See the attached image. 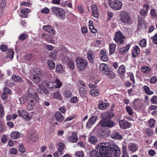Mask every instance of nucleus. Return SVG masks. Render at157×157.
Returning a JSON list of instances; mask_svg holds the SVG:
<instances>
[{"instance_id": "obj_33", "label": "nucleus", "mask_w": 157, "mask_h": 157, "mask_svg": "<svg viewBox=\"0 0 157 157\" xmlns=\"http://www.w3.org/2000/svg\"><path fill=\"white\" fill-rule=\"evenodd\" d=\"M109 106V104L108 103H103L102 102L99 104L98 108L101 110H104L107 109V107Z\"/></svg>"}, {"instance_id": "obj_50", "label": "nucleus", "mask_w": 157, "mask_h": 157, "mask_svg": "<svg viewBox=\"0 0 157 157\" xmlns=\"http://www.w3.org/2000/svg\"><path fill=\"white\" fill-rule=\"evenodd\" d=\"M151 38L152 40L153 43L157 45V33L154 36H151Z\"/></svg>"}, {"instance_id": "obj_25", "label": "nucleus", "mask_w": 157, "mask_h": 157, "mask_svg": "<svg viewBox=\"0 0 157 157\" xmlns=\"http://www.w3.org/2000/svg\"><path fill=\"white\" fill-rule=\"evenodd\" d=\"M30 12V10L28 8H24L22 9L21 11V14H20V16L21 17H26L28 15L26 13H29Z\"/></svg>"}, {"instance_id": "obj_6", "label": "nucleus", "mask_w": 157, "mask_h": 157, "mask_svg": "<svg viewBox=\"0 0 157 157\" xmlns=\"http://www.w3.org/2000/svg\"><path fill=\"white\" fill-rule=\"evenodd\" d=\"M109 6L113 9L119 10L122 8V3L118 0H109Z\"/></svg>"}, {"instance_id": "obj_20", "label": "nucleus", "mask_w": 157, "mask_h": 157, "mask_svg": "<svg viewBox=\"0 0 157 157\" xmlns=\"http://www.w3.org/2000/svg\"><path fill=\"white\" fill-rule=\"evenodd\" d=\"M143 7L146 9H141L140 10V14L143 16H145L147 14V10L149 9V7L148 5L146 4H144L143 5Z\"/></svg>"}, {"instance_id": "obj_17", "label": "nucleus", "mask_w": 157, "mask_h": 157, "mask_svg": "<svg viewBox=\"0 0 157 157\" xmlns=\"http://www.w3.org/2000/svg\"><path fill=\"white\" fill-rule=\"evenodd\" d=\"M99 145V144L96 147L97 149V151L96 150H93L90 153V157H98L101 155L99 151V148L100 147H98V145Z\"/></svg>"}, {"instance_id": "obj_59", "label": "nucleus", "mask_w": 157, "mask_h": 157, "mask_svg": "<svg viewBox=\"0 0 157 157\" xmlns=\"http://www.w3.org/2000/svg\"><path fill=\"white\" fill-rule=\"evenodd\" d=\"M4 110L2 105H0V118L4 116Z\"/></svg>"}, {"instance_id": "obj_62", "label": "nucleus", "mask_w": 157, "mask_h": 157, "mask_svg": "<svg viewBox=\"0 0 157 157\" xmlns=\"http://www.w3.org/2000/svg\"><path fill=\"white\" fill-rule=\"evenodd\" d=\"M150 81L151 83L154 84L157 81V78L155 76L152 77L150 79Z\"/></svg>"}, {"instance_id": "obj_5", "label": "nucleus", "mask_w": 157, "mask_h": 157, "mask_svg": "<svg viewBox=\"0 0 157 157\" xmlns=\"http://www.w3.org/2000/svg\"><path fill=\"white\" fill-rule=\"evenodd\" d=\"M51 11L58 17L62 19H64L65 18V12L60 8L53 6L51 8Z\"/></svg>"}, {"instance_id": "obj_48", "label": "nucleus", "mask_w": 157, "mask_h": 157, "mask_svg": "<svg viewBox=\"0 0 157 157\" xmlns=\"http://www.w3.org/2000/svg\"><path fill=\"white\" fill-rule=\"evenodd\" d=\"M27 93L33 96H34L35 95H36V94L34 93V90L31 88L27 90Z\"/></svg>"}, {"instance_id": "obj_11", "label": "nucleus", "mask_w": 157, "mask_h": 157, "mask_svg": "<svg viewBox=\"0 0 157 157\" xmlns=\"http://www.w3.org/2000/svg\"><path fill=\"white\" fill-rule=\"evenodd\" d=\"M97 119V117L96 116H93L90 117L86 123V126L89 129L91 128L92 126L93 125L96 121Z\"/></svg>"}, {"instance_id": "obj_22", "label": "nucleus", "mask_w": 157, "mask_h": 157, "mask_svg": "<svg viewBox=\"0 0 157 157\" xmlns=\"http://www.w3.org/2000/svg\"><path fill=\"white\" fill-rule=\"evenodd\" d=\"M11 92V90L7 87H5L4 90L3 94L2 95V98L3 99H6L8 97V95Z\"/></svg>"}, {"instance_id": "obj_24", "label": "nucleus", "mask_w": 157, "mask_h": 157, "mask_svg": "<svg viewBox=\"0 0 157 157\" xmlns=\"http://www.w3.org/2000/svg\"><path fill=\"white\" fill-rule=\"evenodd\" d=\"M87 56L88 59L90 62L93 63L94 58V52L91 50L87 52Z\"/></svg>"}, {"instance_id": "obj_35", "label": "nucleus", "mask_w": 157, "mask_h": 157, "mask_svg": "<svg viewBox=\"0 0 157 157\" xmlns=\"http://www.w3.org/2000/svg\"><path fill=\"white\" fill-rule=\"evenodd\" d=\"M36 101H32L31 102H28L27 108L29 110H31L33 109V106H34Z\"/></svg>"}, {"instance_id": "obj_63", "label": "nucleus", "mask_w": 157, "mask_h": 157, "mask_svg": "<svg viewBox=\"0 0 157 157\" xmlns=\"http://www.w3.org/2000/svg\"><path fill=\"white\" fill-rule=\"evenodd\" d=\"M1 142L3 143H5L7 140V137L5 135H3L1 138Z\"/></svg>"}, {"instance_id": "obj_41", "label": "nucleus", "mask_w": 157, "mask_h": 157, "mask_svg": "<svg viewBox=\"0 0 157 157\" xmlns=\"http://www.w3.org/2000/svg\"><path fill=\"white\" fill-rule=\"evenodd\" d=\"M38 138L39 137L37 134H33L31 135V136L29 138H30L31 140L34 142H36L38 140Z\"/></svg>"}, {"instance_id": "obj_51", "label": "nucleus", "mask_w": 157, "mask_h": 157, "mask_svg": "<svg viewBox=\"0 0 157 157\" xmlns=\"http://www.w3.org/2000/svg\"><path fill=\"white\" fill-rule=\"evenodd\" d=\"M9 153L11 154L16 155L17 153V151L16 148H12L10 150Z\"/></svg>"}, {"instance_id": "obj_45", "label": "nucleus", "mask_w": 157, "mask_h": 157, "mask_svg": "<svg viewBox=\"0 0 157 157\" xmlns=\"http://www.w3.org/2000/svg\"><path fill=\"white\" fill-rule=\"evenodd\" d=\"M64 144L62 143H60L59 144V148L58 149V151L60 154V155H62L61 152L64 149Z\"/></svg>"}, {"instance_id": "obj_47", "label": "nucleus", "mask_w": 157, "mask_h": 157, "mask_svg": "<svg viewBox=\"0 0 157 157\" xmlns=\"http://www.w3.org/2000/svg\"><path fill=\"white\" fill-rule=\"evenodd\" d=\"M54 83L56 84V87L57 88H60L62 85V83L60 82L59 79L58 78H56V79L55 81V82H54Z\"/></svg>"}, {"instance_id": "obj_31", "label": "nucleus", "mask_w": 157, "mask_h": 157, "mask_svg": "<svg viewBox=\"0 0 157 157\" xmlns=\"http://www.w3.org/2000/svg\"><path fill=\"white\" fill-rule=\"evenodd\" d=\"M79 93L80 96L82 98L86 97V90L82 87H80L79 89Z\"/></svg>"}, {"instance_id": "obj_38", "label": "nucleus", "mask_w": 157, "mask_h": 157, "mask_svg": "<svg viewBox=\"0 0 157 157\" xmlns=\"http://www.w3.org/2000/svg\"><path fill=\"white\" fill-rule=\"evenodd\" d=\"M53 97L54 98L59 100L60 101L62 100L63 99L60 93L58 91L55 93L53 94Z\"/></svg>"}, {"instance_id": "obj_27", "label": "nucleus", "mask_w": 157, "mask_h": 157, "mask_svg": "<svg viewBox=\"0 0 157 157\" xmlns=\"http://www.w3.org/2000/svg\"><path fill=\"white\" fill-rule=\"evenodd\" d=\"M138 148V146L135 144L130 143L128 145V148L131 151H136L137 150Z\"/></svg>"}, {"instance_id": "obj_55", "label": "nucleus", "mask_w": 157, "mask_h": 157, "mask_svg": "<svg viewBox=\"0 0 157 157\" xmlns=\"http://www.w3.org/2000/svg\"><path fill=\"white\" fill-rule=\"evenodd\" d=\"M145 132L149 136H150L153 135V132L151 129H146Z\"/></svg>"}, {"instance_id": "obj_21", "label": "nucleus", "mask_w": 157, "mask_h": 157, "mask_svg": "<svg viewBox=\"0 0 157 157\" xmlns=\"http://www.w3.org/2000/svg\"><path fill=\"white\" fill-rule=\"evenodd\" d=\"M111 137L112 139L117 140H121L122 138V136L119 132L115 131L111 134Z\"/></svg>"}, {"instance_id": "obj_1", "label": "nucleus", "mask_w": 157, "mask_h": 157, "mask_svg": "<svg viewBox=\"0 0 157 157\" xmlns=\"http://www.w3.org/2000/svg\"><path fill=\"white\" fill-rule=\"evenodd\" d=\"M102 144L98 145L99 148L100 156L98 157H112L113 155L115 157H118L120 154V149L117 145H112L110 147Z\"/></svg>"}, {"instance_id": "obj_56", "label": "nucleus", "mask_w": 157, "mask_h": 157, "mask_svg": "<svg viewBox=\"0 0 157 157\" xmlns=\"http://www.w3.org/2000/svg\"><path fill=\"white\" fill-rule=\"evenodd\" d=\"M27 36L26 34L23 33L20 36H19V39L20 40H24L26 39Z\"/></svg>"}, {"instance_id": "obj_32", "label": "nucleus", "mask_w": 157, "mask_h": 157, "mask_svg": "<svg viewBox=\"0 0 157 157\" xmlns=\"http://www.w3.org/2000/svg\"><path fill=\"white\" fill-rule=\"evenodd\" d=\"M90 93L93 96H97L99 94V90L98 89H94L90 90Z\"/></svg>"}, {"instance_id": "obj_15", "label": "nucleus", "mask_w": 157, "mask_h": 157, "mask_svg": "<svg viewBox=\"0 0 157 157\" xmlns=\"http://www.w3.org/2000/svg\"><path fill=\"white\" fill-rule=\"evenodd\" d=\"M24 95L26 100L27 101H28V102H31L32 101H37L39 99V98L37 95H35L34 96H33L26 93Z\"/></svg>"}, {"instance_id": "obj_40", "label": "nucleus", "mask_w": 157, "mask_h": 157, "mask_svg": "<svg viewBox=\"0 0 157 157\" xmlns=\"http://www.w3.org/2000/svg\"><path fill=\"white\" fill-rule=\"evenodd\" d=\"M144 90L145 93L148 95H151L153 94L152 91L150 90L149 88L147 86H145L144 87Z\"/></svg>"}, {"instance_id": "obj_16", "label": "nucleus", "mask_w": 157, "mask_h": 157, "mask_svg": "<svg viewBox=\"0 0 157 157\" xmlns=\"http://www.w3.org/2000/svg\"><path fill=\"white\" fill-rule=\"evenodd\" d=\"M43 29L45 31H46L52 35H54L55 33V31L54 29L49 25L44 26Z\"/></svg>"}, {"instance_id": "obj_19", "label": "nucleus", "mask_w": 157, "mask_h": 157, "mask_svg": "<svg viewBox=\"0 0 157 157\" xmlns=\"http://www.w3.org/2000/svg\"><path fill=\"white\" fill-rule=\"evenodd\" d=\"M133 108L136 110L139 109L142 106V104L139 99H135L133 102Z\"/></svg>"}, {"instance_id": "obj_54", "label": "nucleus", "mask_w": 157, "mask_h": 157, "mask_svg": "<svg viewBox=\"0 0 157 157\" xmlns=\"http://www.w3.org/2000/svg\"><path fill=\"white\" fill-rule=\"evenodd\" d=\"M75 155L79 157H83L84 154L83 151H80L76 152Z\"/></svg>"}, {"instance_id": "obj_60", "label": "nucleus", "mask_w": 157, "mask_h": 157, "mask_svg": "<svg viewBox=\"0 0 157 157\" xmlns=\"http://www.w3.org/2000/svg\"><path fill=\"white\" fill-rule=\"evenodd\" d=\"M50 11V10L48 8L45 7L41 10V12L43 13H48Z\"/></svg>"}, {"instance_id": "obj_29", "label": "nucleus", "mask_w": 157, "mask_h": 157, "mask_svg": "<svg viewBox=\"0 0 157 157\" xmlns=\"http://www.w3.org/2000/svg\"><path fill=\"white\" fill-rule=\"evenodd\" d=\"M116 44L114 43H110L109 44V52L110 55L113 54L115 51Z\"/></svg>"}, {"instance_id": "obj_4", "label": "nucleus", "mask_w": 157, "mask_h": 157, "mask_svg": "<svg viewBox=\"0 0 157 157\" xmlns=\"http://www.w3.org/2000/svg\"><path fill=\"white\" fill-rule=\"evenodd\" d=\"M120 20L121 22L126 25L130 24L132 23L130 15L124 11L120 12Z\"/></svg>"}, {"instance_id": "obj_7", "label": "nucleus", "mask_w": 157, "mask_h": 157, "mask_svg": "<svg viewBox=\"0 0 157 157\" xmlns=\"http://www.w3.org/2000/svg\"><path fill=\"white\" fill-rule=\"evenodd\" d=\"M125 38L122 33L120 31H118L116 32L114 40L118 44H123L124 42V39Z\"/></svg>"}, {"instance_id": "obj_2", "label": "nucleus", "mask_w": 157, "mask_h": 157, "mask_svg": "<svg viewBox=\"0 0 157 157\" xmlns=\"http://www.w3.org/2000/svg\"><path fill=\"white\" fill-rule=\"evenodd\" d=\"M114 116L113 112H106L101 115L102 119L98 123V127H107L112 128L115 125V123L111 120V119Z\"/></svg>"}, {"instance_id": "obj_36", "label": "nucleus", "mask_w": 157, "mask_h": 157, "mask_svg": "<svg viewBox=\"0 0 157 157\" xmlns=\"http://www.w3.org/2000/svg\"><path fill=\"white\" fill-rule=\"evenodd\" d=\"M13 80L15 82H22L23 81L22 78L18 75H14L12 77Z\"/></svg>"}, {"instance_id": "obj_3", "label": "nucleus", "mask_w": 157, "mask_h": 157, "mask_svg": "<svg viewBox=\"0 0 157 157\" xmlns=\"http://www.w3.org/2000/svg\"><path fill=\"white\" fill-rule=\"evenodd\" d=\"M39 70L32 69L30 71L32 74L31 77V80L35 83H37L41 81L42 74Z\"/></svg>"}, {"instance_id": "obj_37", "label": "nucleus", "mask_w": 157, "mask_h": 157, "mask_svg": "<svg viewBox=\"0 0 157 157\" xmlns=\"http://www.w3.org/2000/svg\"><path fill=\"white\" fill-rule=\"evenodd\" d=\"M11 137L13 139H17L20 136V133L17 132H13L10 134Z\"/></svg>"}, {"instance_id": "obj_58", "label": "nucleus", "mask_w": 157, "mask_h": 157, "mask_svg": "<svg viewBox=\"0 0 157 157\" xmlns=\"http://www.w3.org/2000/svg\"><path fill=\"white\" fill-rule=\"evenodd\" d=\"M6 5L5 0H0V8H2L5 7Z\"/></svg>"}, {"instance_id": "obj_13", "label": "nucleus", "mask_w": 157, "mask_h": 157, "mask_svg": "<svg viewBox=\"0 0 157 157\" xmlns=\"http://www.w3.org/2000/svg\"><path fill=\"white\" fill-rule=\"evenodd\" d=\"M119 125L122 129H125L130 127L131 124L125 120H122L119 121Z\"/></svg>"}, {"instance_id": "obj_64", "label": "nucleus", "mask_w": 157, "mask_h": 157, "mask_svg": "<svg viewBox=\"0 0 157 157\" xmlns=\"http://www.w3.org/2000/svg\"><path fill=\"white\" fill-rule=\"evenodd\" d=\"M155 123V121L153 119H150L149 121V126L151 128L154 126Z\"/></svg>"}, {"instance_id": "obj_44", "label": "nucleus", "mask_w": 157, "mask_h": 157, "mask_svg": "<svg viewBox=\"0 0 157 157\" xmlns=\"http://www.w3.org/2000/svg\"><path fill=\"white\" fill-rule=\"evenodd\" d=\"M57 53V50H54L52 52L50 53L49 55L50 57L52 59H54L56 57Z\"/></svg>"}, {"instance_id": "obj_52", "label": "nucleus", "mask_w": 157, "mask_h": 157, "mask_svg": "<svg viewBox=\"0 0 157 157\" xmlns=\"http://www.w3.org/2000/svg\"><path fill=\"white\" fill-rule=\"evenodd\" d=\"M68 65L70 69H74L75 65L74 62L71 60L68 63Z\"/></svg>"}, {"instance_id": "obj_42", "label": "nucleus", "mask_w": 157, "mask_h": 157, "mask_svg": "<svg viewBox=\"0 0 157 157\" xmlns=\"http://www.w3.org/2000/svg\"><path fill=\"white\" fill-rule=\"evenodd\" d=\"M47 63L49 67L51 69H54L55 67V63L54 62L51 60H49L48 61Z\"/></svg>"}, {"instance_id": "obj_14", "label": "nucleus", "mask_w": 157, "mask_h": 157, "mask_svg": "<svg viewBox=\"0 0 157 157\" xmlns=\"http://www.w3.org/2000/svg\"><path fill=\"white\" fill-rule=\"evenodd\" d=\"M99 57L102 61H107L108 60V57L106 51L104 49L101 50L99 54Z\"/></svg>"}, {"instance_id": "obj_30", "label": "nucleus", "mask_w": 157, "mask_h": 157, "mask_svg": "<svg viewBox=\"0 0 157 157\" xmlns=\"http://www.w3.org/2000/svg\"><path fill=\"white\" fill-rule=\"evenodd\" d=\"M130 47V45L128 44L126 45L125 47L121 48L119 49V52L121 54L124 53L129 50Z\"/></svg>"}, {"instance_id": "obj_12", "label": "nucleus", "mask_w": 157, "mask_h": 157, "mask_svg": "<svg viewBox=\"0 0 157 157\" xmlns=\"http://www.w3.org/2000/svg\"><path fill=\"white\" fill-rule=\"evenodd\" d=\"M17 111L19 116L20 117H22L26 120L29 121L31 119L32 117L29 116L28 113L26 111L23 110L21 111L18 110Z\"/></svg>"}, {"instance_id": "obj_53", "label": "nucleus", "mask_w": 157, "mask_h": 157, "mask_svg": "<svg viewBox=\"0 0 157 157\" xmlns=\"http://www.w3.org/2000/svg\"><path fill=\"white\" fill-rule=\"evenodd\" d=\"M151 101L154 104H157V96H153L151 99Z\"/></svg>"}, {"instance_id": "obj_10", "label": "nucleus", "mask_w": 157, "mask_h": 157, "mask_svg": "<svg viewBox=\"0 0 157 157\" xmlns=\"http://www.w3.org/2000/svg\"><path fill=\"white\" fill-rule=\"evenodd\" d=\"M97 119V117L96 116H93L90 117L86 123V126L89 129L91 128L92 126L93 125L96 121Z\"/></svg>"}, {"instance_id": "obj_43", "label": "nucleus", "mask_w": 157, "mask_h": 157, "mask_svg": "<svg viewBox=\"0 0 157 157\" xmlns=\"http://www.w3.org/2000/svg\"><path fill=\"white\" fill-rule=\"evenodd\" d=\"M72 96V94L71 92L68 91H64V96L67 98H70Z\"/></svg>"}, {"instance_id": "obj_49", "label": "nucleus", "mask_w": 157, "mask_h": 157, "mask_svg": "<svg viewBox=\"0 0 157 157\" xmlns=\"http://www.w3.org/2000/svg\"><path fill=\"white\" fill-rule=\"evenodd\" d=\"M19 151L21 153L25 152V149L23 144H20L19 146Z\"/></svg>"}, {"instance_id": "obj_57", "label": "nucleus", "mask_w": 157, "mask_h": 157, "mask_svg": "<svg viewBox=\"0 0 157 157\" xmlns=\"http://www.w3.org/2000/svg\"><path fill=\"white\" fill-rule=\"evenodd\" d=\"M19 101L21 104H24L27 101L25 97V95L23 96L21 98H19Z\"/></svg>"}, {"instance_id": "obj_9", "label": "nucleus", "mask_w": 157, "mask_h": 157, "mask_svg": "<svg viewBox=\"0 0 157 157\" xmlns=\"http://www.w3.org/2000/svg\"><path fill=\"white\" fill-rule=\"evenodd\" d=\"M101 73L104 75H105L110 79H114L116 78V75L114 73L109 70V69H101Z\"/></svg>"}, {"instance_id": "obj_18", "label": "nucleus", "mask_w": 157, "mask_h": 157, "mask_svg": "<svg viewBox=\"0 0 157 157\" xmlns=\"http://www.w3.org/2000/svg\"><path fill=\"white\" fill-rule=\"evenodd\" d=\"M140 49L138 46L135 45L133 47V49L132 50V56L134 58L136 57L140 53Z\"/></svg>"}, {"instance_id": "obj_61", "label": "nucleus", "mask_w": 157, "mask_h": 157, "mask_svg": "<svg viewBox=\"0 0 157 157\" xmlns=\"http://www.w3.org/2000/svg\"><path fill=\"white\" fill-rule=\"evenodd\" d=\"M140 45L141 47H144L146 46V42L145 40H142L140 42Z\"/></svg>"}, {"instance_id": "obj_34", "label": "nucleus", "mask_w": 157, "mask_h": 157, "mask_svg": "<svg viewBox=\"0 0 157 157\" xmlns=\"http://www.w3.org/2000/svg\"><path fill=\"white\" fill-rule=\"evenodd\" d=\"M88 141L92 144H95L98 142L96 137L94 136H90L89 137Z\"/></svg>"}, {"instance_id": "obj_8", "label": "nucleus", "mask_w": 157, "mask_h": 157, "mask_svg": "<svg viewBox=\"0 0 157 157\" xmlns=\"http://www.w3.org/2000/svg\"><path fill=\"white\" fill-rule=\"evenodd\" d=\"M76 61L77 63L78 67V68H80V69H82V68H85L88 64L87 61L81 57H78Z\"/></svg>"}, {"instance_id": "obj_26", "label": "nucleus", "mask_w": 157, "mask_h": 157, "mask_svg": "<svg viewBox=\"0 0 157 157\" xmlns=\"http://www.w3.org/2000/svg\"><path fill=\"white\" fill-rule=\"evenodd\" d=\"M55 117L57 121L59 122H62L64 120V117L60 112H56L55 113Z\"/></svg>"}, {"instance_id": "obj_28", "label": "nucleus", "mask_w": 157, "mask_h": 157, "mask_svg": "<svg viewBox=\"0 0 157 157\" xmlns=\"http://www.w3.org/2000/svg\"><path fill=\"white\" fill-rule=\"evenodd\" d=\"M48 82V81L46 80L42 81L38 85L40 89L43 90L44 88H46L47 87Z\"/></svg>"}, {"instance_id": "obj_39", "label": "nucleus", "mask_w": 157, "mask_h": 157, "mask_svg": "<svg viewBox=\"0 0 157 157\" xmlns=\"http://www.w3.org/2000/svg\"><path fill=\"white\" fill-rule=\"evenodd\" d=\"M14 56L13 52L11 49H10L8 50L7 58L10 59H12Z\"/></svg>"}, {"instance_id": "obj_46", "label": "nucleus", "mask_w": 157, "mask_h": 157, "mask_svg": "<svg viewBox=\"0 0 157 157\" xmlns=\"http://www.w3.org/2000/svg\"><path fill=\"white\" fill-rule=\"evenodd\" d=\"M127 111L130 116H132L133 114L132 108L129 106H126L125 108Z\"/></svg>"}, {"instance_id": "obj_23", "label": "nucleus", "mask_w": 157, "mask_h": 157, "mask_svg": "<svg viewBox=\"0 0 157 157\" xmlns=\"http://www.w3.org/2000/svg\"><path fill=\"white\" fill-rule=\"evenodd\" d=\"M78 140V137L77 136V134L75 132L73 133L72 135L69 137L68 140L69 142L72 143L76 142Z\"/></svg>"}]
</instances>
